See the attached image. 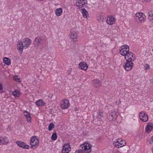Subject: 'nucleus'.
<instances>
[{
  "instance_id": "obj_27",
  "label": "nucleus",
  "mask_w": 153,
  "mask_h": 153,
  "mask_svg": "<svg viewBox=\"0 0 153 153\" xmlns=\"http://www.w3.org/2000/svg\"><path fill=\"white\" fill-rule=\"evenodd\" d=\"M83 1L82 4V5H79L78 6V7L79 8H82L84 7V6H86V4H87V0H82Z\"/></svg>"
},
{
  "instance_id": "obj_10",
  "label": "nucleus",
  "mask_w": 153,
  "mask_h": 153,
  "mask_svg": "<svg viewBox=\"0 0 153 153\" xmlns=\"http://www.w3.org/2000/svg\"><path fill=\"white\" fill-rule=\"evenodd\" d=\"M16 143L19 147L23 148V149H28L29 148V146L28 145L26 144L25 143L22 141H17Z\"/></svg>"
},
{
  "instance_id": "obj_5",
  "label": "nucleus",
  "mask_w": 153,
  "mask_h": 153,
  "mask_svg": "<svg viewBox=\"0 0 153 153\" xmlns=\"http://www.w3.org/2000/svg\"><path fill=\"white\" fill-rule=\"evenodd\" d=\"M135 56L132 52L129 51L128 52L125 56V59L127 60H128L130 61H132L133 62L135 59Z\"/></svg>"
},
{
  "instance_id": "obj_2",
  "label": "nucleus",
  "mask_w": 153,
  "mask_h": 153,
  "mask_svg": "<svg viewBox=\"0 0 153 153\" xmlns=\"http://www.w3.org/2000/svg\"><path fill=\"white\" fill-rule=\"evenodd\" d=\"M39 140L36 136H33L30 138V144L31 145V148L34 149L38 146Z\"/></svg>"
},
{
  "instance_id": "obj_23",
  "label": "nucleus",
  "mask_w": 153,
  "mask_h": 153,
  "mask_svg": "<svg viewBox=\"0 0 153 153\" xmlns=\"http://www.w3.org/2000/svg\"><path fill=\"white\" fill-rule=\"evenodd\" d=\"M4 63L7 65H9L11 64L10 59L8 58L5 57L3 59Z\"/></svg>"
},
{
  "instance_id": "obj_42",
  "label": "nucleus",
  "mask_w": 153,
  "mask_h": 153,
  "mask_svg": "<svg viewBox=\"0 0 153 153\" xmlns=\"http://www.w3.org/2000/svg\"><path fill=\"white\" fill-rule=\"evenodd\" d=\"M2 141V140L0 139V145L1 144Z\"/></svg>"
},
{
  "instance_id": "obj_24",
  "label": "nucleus",
  "mask_w": 153,
  "mask_h": 153,
  "mask_svg": "<svg viewBox=\"0 0 153 153\" xmlns=\"http://www.w3.org/2000/svg\"><path fill=\"white\" fill-rule=\"evenodd\" d=\"M62 12V9L59 8L55 10V14L57 16H59L61 15V13Z\"/></svg>"
},
{
  "instance_id": "obj_40",
  "label": "nucleus",
  "mask_w": 153,
  "mask_h": 153,
  "mask_svg": "<svg viewBox=\"0 0 153 153\" xmlns=\"http://www.w3.org/2000/svg\"><path fill=\"white\" fill-rule=\"evenodd\" d=\"M151 1V0H142V1H146V2H149V1Z\"/></svg>"
},
{
  "instance_id": "obj_16",
  "label": "nucleus",
  "mask_w": 153,
  "mask_h": 153,
  "mask_svg": "<svg viewBox=\"0 0 153 153\" xmlns=\"http://www.w3.org/2000/svg\"><path fill=\"white\" fill-rule=\"evenodd\" d=\"M42 41V40L39 36L36 38L33 41L35 45H37L38 46H39L40 43Z\"/></svg>"
},
{
  "instance_id": "obj_38",
  "label": "nucleus",
  "mask_w": 153,
  "mask_h": 153,
  "mask_svg": "<svg viewBox=\"0 0 153 153\" xmlns=\"http://www.w3.org/2000/svg\"><path fill=\"white\" fill-rule=\"evenodd\" d=\"M146 69H149L150 68V66L148 64H146Z\"/></svg>"
},
{
  "instance_id": "obj_28",
  "label": "nucleus",
  "mask_w": 153,
  "mask_h": 153,
  "mask_svg": "<svg viewBox=\"0 0 153 153\" xmlns=\"http://www.w3.org/2000/svg\"><path fill=\"white\" fill-rule=\"evenodd\" d=\"M104 115L103 113L102 112H99L97 116V118L100 121L102 120L101 117H103Z\"/></svg>"
},
{
  "instance_id": "obj_34",
  "label": "nucleus",
  "mask_w": 153,
  "mask_h": 153,
  "mask_svg": "<svg viewBox=\"0 0 153 153\" xmlns=\"http://www.w3.org/2000/svg\"><path fill=\"white\" fill-rule=\"evenodd\" d=\"M145 18V17H143V16H142L140 18L138 19V20H139L140 21L142 22L144 21V19Z\"/></svg>"
},
{
  "instance_id": "obj_13",
  "label": "nucleus",
  "mask_w": 153,
  "mask_h": 153,
  "mask_svg": "<svg viewBox=\"0 0 153 153\" xmlns=\"http://www.w3.org/2000/svg\"><path fill=\"white\" fill-rule=\"evenodd\" d=\"M117 117V112L115 111H114L112 112L110 115L109 118L111 121H115Z\"/></svg>"
},
{
  "instance_id": "obj_39",
  "label": "nucleus",
  "mask_w": 153,
  "mask_h": 153,
  "mask_svg": "<svg viewBox=\"0 0 153 153\" xmlns=\"http://www.w3.org/2000/svg\"><path fill=\"white\" fill-rule=\"evenodd\" d=\"M119 144L120 143H121V144L122 143H123H123H125V145H126V142H125V141H124V140H120V142H119Z\"/></svg>"
},
{
  "instance_id": "obj_19",
  "label": "nucleus",
  "mask_w": 153,
  "mask_h": 153,
  "mask_svg": "<svg viewBox=\"0 0 153 153\" xmlns=\"http://www.w3.org/2000/svg\"><path fill=\"white\" fill-rule=\"evenodd\" d=\"M113 143L114 146L117 148H120L125 146V143H122V144L120 143L119 144V141H118V140H117V141H114Z\"/></svg>"
},
{
  "instance_id": "obj_29",
  "label": "nucleus",
  "mask_w": 153,
  "mask_h": 153,
  "mask_svg": "<svg viewBox=\"0 0 153 153\" xmlns=\"http://www.w3.org/2000/svg\"><path fill=\"white\" fill-rule=\"evenodd\" d=\"M1 142L3 144H6L8 142V138L7 137H4Z\"/></svg>"
},
{
  "instance_id": "obj_43",
  "label": "nucleus",
  "mask_w": 153,
  "mask_h": 153,
  "mask_svg": "<svg viewBox=\"0 0 153 153\" xmlns=\"http://www.w3.org/2000/svg\"><path fill=\"white\" fill-rule=\"evenodd\" d=\"M25 114H27V113H25Z\"/></svg>"
},
{
  "instance_id": "obj_20",
  "label": "nucleus",
  "mask_w": 153,
  "mask_h": 153,
  "mask_svg": "<svg viewBox=\"0 0 153 153\" xmlns=\"http://www.w3.org/2000/svg\"><path fill=\"white\" fill-rule=\"evenodd\" d=\"M35 103L36 106H44L45 104V103L44 102L43 100L41 99H40L36 101V102Z\"/></svg>"
},
{
  "instance_id": "obj_36",
  "label": "nucleus",
  "mask_w": 153,
  "mask_h": 153,
  "mask_svg": "<svg viewBox=\"0 0 153 153\" xmlns=\"http://www.w3.org/2000/svg\"><path fill=\"white\" fill-rule=\"evenodd\" d=\"M153 143V136L151 137L150 140L149 142V143L152 144Z\"/></svg>"
},
{
  "instance_id": "obj_35",
  "label": "nucleus",
  "mask_w": 153,
  "mask_h": 153,
  "mask_svg": "<svg viewBox=\"0 0 153 153\" xmlns=\"http://www.w3.org/2000/svg\"><path fill=\"white\" fill-rule=\"evenodd\" d=\"M3 87L2 84L0 83V91L1 93L3 92Z\"/></svg>"
},
{
  "instance_id": "obj_8",
  "label": "nucleus",
  "mask_w": 153,
  "mask_h": 153,
  "mask_svg": "<svg viewBox=\"0 0 153 153\" xmlns=\"http://www.w3.org/2000/svg\"><path fill=\"white\" fill-rule=\"evenodd\" d=\"M70 105L69 101L67 100L64 99L62 102L61 107L62 109H65L68 108Z\"/></svg>"
},
{
  "instance_id": "obj_30",
  "label": "nucleus",
  "mask_w": 153,
  "mask_h": 153,
  "mask_svg": "<svg viewBox=\"0 0 153 153\" xmlns=\"http://www.w3.org/2000/svg\"><path fill=\"white\" fill-rule=\"evenodd\" d=\"M51 139L53 140H55L57 138L56 133L55 132L53 133L51 136Z\"/></svg>"
},
{
  "instance_id": "obj_31",
  "label": "nucleus",
  "mask_w": 153,
  "mask_h": 153,
  "mask_svg": "<svg viewBox=\"0 0 153 153\" xmlns=\"http://www.w3.org/2000/svg\"><path fill=\"white\" fill-rule=\"evenodd\" d=\"M54 125L53 123H51L48 126V130L49 131H51L54 128Z\"/></svg>"
},
{
  "instance_id": "obj_41",
  "label": "nucleus",
  "mask_w": 153,
  "mask_h": 153,
  "mask_svg": "<svg viewBox=\"0 0 153 153\" xmlns=\"http://www.w3.org/2000/svg\"><path fill=\"white\" fill-rule=\"evenodd\" d=\"M121 140V139H118V140H118V141H119V142H120V140Z\"/></svg>"
},
{
  "instance_id": "obj_11",
  "label": "nucleus",
  "mask_w": 153,
  "mask_h": 153,
  "mask_svg": "<svg viewBox=\"0 0 153 153\" xmlns=\"http://www.w3.org/2000/svg\"><path fill=\"white\" fill-rule=\"evenodd\" d=\"M70 38L74 42H76L77 41V34L76 32L71 31V34L69 35Z\"/></svg>"
},
{
  "instance_id": "obj_37",
  "label": "nucleus",
  "mask_w": 153,
  "mask_h": 153,
  "mask_svg": "<svg viewBox=\"0 0 153 153\" xmlns=\"http://www.w3.org/2000/svg\"><path fill=\"white\" fill-rule=\"evenodd\" d=\"M78 1V3H79V4L78 5V6L79 5H82V4L83 1L82 0H77Z\"/></svg>"
},
{
  "instance_id": "obj_4",
  "label": "nucleus",
  "mask_w": 153,
  "mask_h": 153,
  "mask_svg": "<svg viewBox=\"0 0 153 153\" xmlns=\"http://www.w3.org/2000/svg\"><path fill=\"white\" fill-rule=\"evenodd\" d=\"M121 49L120 50V54L124 56H125L128 52H129V47L127 45H123L121 47Z\"/></svg>"
},
{
  "instance_id": "obj_6",
  "label": "nucleus",
  "mask_w": 153,
  "mask_h": 153,
  "mask_svg": "<svg viewBox=\"0 0 153 153\" xmlns=\"http://www.w3.org/2000/svg\"><path fill=\"white\" fill-rule=\"evenodd\" d=\"M139 116L140 119L143 122H147L148 120V117L147 114L144 113L143 111H142L140 113Z\"/></svg>"
},
{
  "instance_id": "obj_33",
  "label": "nucleus",
  "mask_w": 153,
  "mask_h": 153,
  "mask_svg": "<svg viewBox=\"0 0 153 153\" xmlns=\"http://www.w3.org/2000/svg\"><path fill=\"white\" fill-rule=\"evenodd\" d=\"M14 79L16 82H20V79L18 78L17 76H14L13 77Z\"/></svg>"
},
{
  "instance_id": "obj_1",
  "label": "nucleus",
  "mask_w": 153,
  "mask_h": 153,
  "mask_svg": "<svg viewBox=\"0 0 153 153\" xmlns=\"http://www.w3.org/2000/svg\"><path fill=\"white\" fill-rule=\"evenodd\" d=\"M92 146L88 142H86L80 146L81 149L76 151L75 153H90Z\"/></svg>"
},
{
  "instance_id": "obj_18",
  "label": "nucleus",
  "mask_w": 153,
  "mask_h": 153,
  "mask_svg": "<svg viewBox=\"0 0 153 153\" xmlns=\"http://www.w3.org/2000/svg\"><path fill=\"white\" fill-rule=\"evenodd\" d=\"M23 113L24 114V115L27 118V121L28 122H30L31 118L30 113L26 111H24Z\"/></svg>"
},
{
  "instance_id": "obj_32",
  "label": "nucleus",
  "mask_w": 153,
  "mask_h": 153,
  "mask_svg": "<svg viewBox=\"0 0 153 153\" xmlns=\"http://www.w3.org/2000/svg\"><path fill=\"white\" fill-rule=\"evenodd\" d=\"M149 18L150 19H153V14L152 11H150L148 13Z\"/></svg>"
},
{
  "instance_id": "obj_22",
  "label": "nucleus",
  "mask_w": 153,
  "mask_h": 153,
  "mask_svg": "<svg viewBox=\"0 0 153 153\" xmlns=\"http://www.w3.org/2000/svg\"><path fill=\"white\" fill-rule=\"evenodd\" d=\"M142 16L145 17L144 14L142 13H137L135 14V19L136 20H138V19L140 18Z\"/></svg>"
},
{
  "instance_id": "obj_25",
  "label": "nucleus",
  "mask_w": 153,
  "mask_h": 153,
  "mask_svg": "<svg viewBox=\"0 0 153 153\" xmlns=\"http://www.w3.org/2000/svg\"><path fill=\"white\" fill-rule=\"evenodd\" d=\"M12 94L15 97H17L19 96L20 93L19 90H16L13 92Z\"/></svg>"
},
{
  "instance_id": "obj_12",
  "label": "nucleus",
  "mask_w": 153,
  "mask_h": 153,
  "mask_svg": "<svg viewBox=\"0 0 153 153\" xmlns=\"http://www.w3.org/2000/svg\"><path fill=\"white\" fill-rule=\"evenodd\" d=\"M153 129V125L152 123H149L146 126L145 128V131L146 133L150 132Z\"/></svg>"
},
{
  "instance_id": "obj_15",
  "label": "nucleus",
  "mask_w": 153,
  "mask_h": 153,
  "mask_svg": "<svg viewBox=\"0 0 153 153\" xmlns=\"http://www.w3.org/2000/svg\"><path fill=\"white\" fill-rule=\"evenodd\" d=\"M79 68L81 69L84 70H86L88 68V65L85 62H81L79 64Z\"/></svg>"
},
{
  "instance_id": "obj_17",
  "label": "nucleus",
  "mask_w": 153,
  "mask_h": 153,
  "mask_svg": "<svg viewBox=\"0 0 153 153\" xmlns=\"http://www.w3.org/2000/svg\"><path fill=\"white\" fill-rule=\"evenodd\" d=\"M17 46H20L18 48V50L21 52V53H22L23 48H25V47L23 45L22 42L19 41L17 43Z\"/></svg>"
},
{
  "instance_id": "obj_14",
  "label": "nucleus",
  "mask_w": 153,
  "mask_h": 153,
  "mask_svg": "<svg viewBox=\"0 0 153 153\" xmlns=\"http://www.w3.org/2000/svg\"><path fill=\"white\" fill-rule=\"evenodd\" d=\"M115 22V18L112 16H110L107 19V23L109 25H112Z\"/></svg>"
},
{
  "instance_id": "obj_21",
  "label": "nucleus",
  "mask_w": 153,
  "mask_h": 153,
  "mask_svg": "<svg viewBox=\"0 0 153 153\" xmlns=\"http://www.w3.org/2000/svg\"><path fill=\"white\" fill-rule=\"evenodd\" d=\"M94 85L95 87H100L101 85L100 81L99 79H96L94 81Z\"/></svg>"
},
{
  "instance_id": "obj_9",
  "label": "nucleus",
  "mask_w": 153,
  "mask_h": 153,
  "mask_svg": "<svg viewBox=\"0 0 153 153\" xmlns=\"http://www.w3.org/2000/svg\"><path fill=\"white\" fill-rule=\"evenodd\" d=\"M71 149L70 145L69 144H65L63 146L62 152V153H68L70 151Z\"/></svg>"
},
{
  "instance_id": "obj_3",
  "label": "nucleus",
  "mask_w": 153,
  "mask_h": 153,
  "mask_svg": "<svg viewBox=\"0 0 153 153\" xmlns=\"http://www.w3.org/2000/svg\"><path fill=\"white\" fill-rule=\"evenodd\" d=\"M133 64L132 61H130L128 59L126 60V62L123 63V66L126 71H128L132 69L133 66Z\"/></svg>"
},
{
  "instance_id": "obj_7",
  "label": "nucleus",
  "mask_w": 153,
  "mask_h": 153,
  "mask_svg": "<svg viewBox=\"0 0 153 153\" xmlns=\"http://www.w3.org/2000/svg\"><path fill=\"white\" fill-rule=\"evenodd\" d=\"M32 42L31 40L29 38H26L23 40V45L25 47V48H26L30 46Z\"/></svg>"
},
{
  "instance_id": "obj_26",
  "label": "nucleus",
  "mask_w": 153,
  "mask_h": 153,
  "mask_svg": "<svg viewBox=\"0 0 153 153\" xmlns=\"http://www.w3.org/2000/svg\"><path fill=\"white\" fill-rule=\"evenodd\" d=\"M82 13L84 17H87V14H88L87 11L84 8L82 9Z\"/></svg>"
}]
</instances>
